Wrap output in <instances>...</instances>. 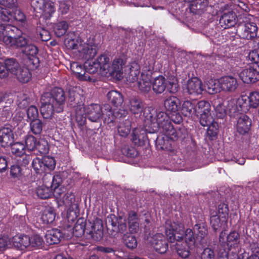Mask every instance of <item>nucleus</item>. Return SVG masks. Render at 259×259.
Segmentation results:
<instances>
[{"label":"nucleus","mask_w":259,"mask_h":259,"mask_svg":"<svg viewBox=\"0 0 259 259\" xmlns=\"http://www.w3.org/2000/svg\"><path fill=\"white\" fill-rule=\"evenodd\" d=\"M11 151L17 156H22L25 153V145L22 142H16L11 145Z\"/></svg>","instance_id":"nucleus-44"},{"label":"nucleus","mask_w":259,"mask_h":259,"mask_svg":"<svg viewBox=\"0 0 259 259\" xmlns=\"http://www.w3.org/2000/svg\"><path fill=\"white\" fill-rule=\"evenodd\" d=\"M236 101L238 107V111L246 112L248 110L250 106L249 102H248V97L242 96L238 98Z\"/></svg>","instance_id":"nucleus-46"},{"label":"nucleus","mask_w":259,"mask_h":259,"mask_svg":"<svg viewBox=\"0 0 259 259\" xmlns=\"http://www.w3.org/2000/svg\"><path fill=\"white\" fill-rule=\"evenodd\" d=\"M164 106L166 110L170 112H176L180 108V100L175 96H170L164 102Z\"/></svg>","instance_id":"nucleus-29"},{"label":"nucleus","mask_w":259,"mask_h":259,"mask_svg":"<svg viewBox=\"0 0 259 259\" xmlns=\"http://www.w3.org/2000/svg\"><path fill=\"white\" fill-rule=\"evenodd\" d=\"M251 124V119L246 115H241L237 120V130L241 134L247 133Z\"/></svg>","instance_id":"nucleus-26"},{"label":"nucleus","mask_w":259,"mask_h":259,"mask_svg":"<svg viewBox=\"0 0 259 259\" xmlns=\"http://www.w3.org/2000/svg\"><path fill=\"white\" fill-rule=\"evenodd\" d=\"M150 241L157 252L162 254L167 251L168 244L162 234L156 233L151 237Z\"/></svg>","instance_id":"nucleus-18"},{"label":"nucleus","mask_w":259,"mask_h":259,"mask_svg":"<svg viewBox=\"0 0 259 259\" xmlns=\"http://www.w3.org/2000/svg\"><path fill=\"white\" fill-rule=\"evenodd\" d=\"M226 109L230 113H234L238 111V107L235 99H231L228 101Z\"/></svg>","instance_id":"nucleus-64"},{"label":"nucleus","mask_w":259,"mask_h":259,"mask_svg":"<svg viewBox=\"0 0 259 259\" xmlns=\"http://www.w3.org/2000/svg\"><path fill=\"white\" fill-rule=\"evenodd\" d=\"M124 243L126 246L131 249L135 248L137 246V240L136 238L132 235H129L124 238Z\"/></svg>","instance_id":"nucleus-63"},{"label":"nucleus","mask_w":259,"mask_h":259,"mask_svg":"<svg viewBox=\"0 0 259 259\" xmlns=\"http://www.w3.org/2000/svg\"><path fill=\"white\" fill-rule=\"evenodd\" d=\"M222 91L226 92H234L238 87V83L236 78L232 76H225L220 78Z\"/></svg>","instance_id":"nucleus-21"},{"label":"nucleus","mask_w":259,"mask_h":259,"mask_svg":"<svg viewBox=\"0 0 259 259\" xmlns=\"http://www.w3.org/2000/svg\"><path fill=\"white\" fill-rule=\"evenodd\" d=\"M185 90L191 95H199L203 91L201 81L197 77L189 79L184 87Z\"/></svg>","instance_id":"nucleus-20"},{"label":"nucleus","mask_w":259,"mask_h":259,"mask_svg":"<svg viewBox=\"0 0 259 259\" xmlns=\"http://www.w3.org/2000/svg\"><path fill=\"white\" fill-rule=\"evenodd\" d=\"M146 120L147 125L152 129L150 133H155L159 128L165 132L172 130L169 117L164 112L153 109L147 116Z\"/></svg>","instance_id":"nucleus-5"},{"label":"nucleus","mask_w":259,"mask_h":259,"mask_svg":"<svg viewBox=\"0 0 259 259\" xmlns=\"http://www.w3.org/2000/svg\"><path fill=\"white\" fill-rule=\"evenodd\" d=\"M128 74L126 76L127 82L142 94H148L151 91V75L144 71L140 72V66L135 61L131 62L125 69Z\"/></svg>","instance_id":"nucleus-2"},{"label":"nucleus","mask_w":259,"mask_h":259,"mask_svg":"<svg viewBox=\"0 0 259 259\" xmlns=\"http://www.w3.org/2000/svg\"><path fill=\"white\" fill-rule=\"evenodd\" d=\"M66 47L75 56L87 59L84 63L86 73L94 74L98 71L103 75L106 62L108 61V57L106 55H101L95 59H91L97 54V50L95 45L85 44L74 33L68 34L64 41Z\"/></svg>","instance_id":"nucleus-1"},{"label":"nucleus","mask_w":259,"mask_h":259,"mask_svg":"<svg viewBox=\"0 0 259 259\" xmlns=\"http://www.w3.org/2000/svg\"><path fill=\"white\" fill-rule=\"evenodd\" d=\"M237 31L241 38L252 40L257 36L258 28L254 23L245 22L238 26Z\"/></svg>","instance_id":"nucleus-16"},{"label":"nucleus","mask_w":259,"mask_h":259,"mask_svg":"<svg viewBox=\"0 0 259 259\" xmlns=\"http://www.w3.org/2000/svg\"><path fill=\"white\" fill-rule=\"evenodd\" d=\"M196 239L198 242H201L205 237L207 233V229L203 224H196L193 228Z\"/></svg>","instance_id":"nucleus-40"},{"label":"nucleus","mask_w":259,"mask_h":259,"mask_svg":"<svg viewBox=\"0 0 259 259\" xmlns=\"http://www.w3.org/2000/svg\"><path fill=\"white\" fill-rule=\"evenodd\" d=\"M205 90L210 94H214L222 91L220 78L219 79H209L205 82Z\"/></svg>","instance_id":"nucleus-30"},{"label":"nucleus","mask_w":259,"mask_h":259,"mask_svg":"<svg viewBox=\"0 0 259 259\" xmlns=\"http://www.w3.org/2000/svg\"><path fill=\"white\" fill-rule=\"evenodd\" d=\"M197 103L196 101H185L182 104V111L186 116H191L196 115Z\"/></svg>","instance_id":"nucleus-32"},{"label":"nucleus","mask_w":259,"mask_h":259,"mask_svg":"<svg viewBox=\"0 0 259 259\" xmlns=\"http://www.w3.org/2000/svg\"><path fill=\"white\" fill-rule=\"evenodd\" d=\"M37 141L34 137L28 136L25 139V147H26L28 150H34L37 146Z\"/></svg>","instance_id":"nucleus-55"},{"label":"nucleus","mask_w":259,"mask_h":259,"mask_svg":"<svg viewBox=\"0 0 259 259\" xmlns=\"http://www.w3.org/2000/svg\"><path fill=\"white\" fill-rule=\"evenodd\" d=\"M222 218L217 212L211 210L210 222L214 231L218 230L222 225L226 224L227 222H223Z\"/></svg>","instance_id":"nucleus-39"},{"label":"nucleus","mask_w":259,"mask_h":259,"mask_svg":"<svg viewBox=\"0 0 259 259\" xmlns=\"http://www.w3.org/2000/svg\"><path fill=\"white\" fill-rule=\"evenodd\" d=\"M228 209L227 205L224 204H220L218 206V214L222 217L223 222H227Z\"/></svg>","instance_id":"nucleus-59"},{"label":"nucleus","mask_w":259,"mask_h":259,"mask_svg":"<svg viewBox=\"0 0 259 259\" xmlns=\"http://www.w3.org/2000/svg\"><path fill=\"white\" fill-rule=\"evenodd\" d=\"M26 20L24 14L17 8V6L11 11H2L0 9V30L4 26H14L15 21L24 22Z\"/></svg>","instance_id":"nucleus-8"},{"label":"nucleus","mask_w":259,"mask_h":259,"mask_svg":"<svg viewBox=\"0 0 259 259\" xmlns=\"http://www.w3.org/2000/svg\"><path fill=\"white\" fill-rule=\"evenodd\" d=\"M198 114L200 115V123L202 126L207 125L212 120L211 106L208 102L202 100L197 102L196 115Z\"/></svg>","instance_id":"nucleus-11"},{"label":"nucleus","mask_w":259,"mask_h":259,"mask_svg":"<svg viewBox=\"0 0 259 259\" xmlns=\"http://www.w3.org/2000/svg\"><path fill=\"white\" fill-rule=\"evenodd\" d=\"M127 113V111L124 109L117 108L112 109L109 104H105L102 107V116L104 122L108 124L112 122L116 118L124 117Z\"/></svg>","instance_id":"nucleus-15"},{"label":"nucleus","mask_w":259,"mask_h":259,"mask_svg":"<svg viewBox=\"0 0 259 259\" xmlns=\"http://www.w3.org/2000/svg\"><path fill=\"white\" fill-rule=\"evenodd\" d=\"M128 106L130 111L135 114L141 113L143 110L142 102L136 98H131L129 100Z\"/></svg>","instance_id":"nucleus-38"},{"label":"nucleus","mask_w":259,"mask_h":259,"mask_svg":"<svg viewBox=\"0 0 259 259\" xmlns=\"http://www.w3.org/2000/svg\"><path fill=\"white\" fill-rule=\"evenodd\" d=\"M37 146L35 149L37 150L40 154H46L49 151V146L47 141L45 139H41L37 141Z\"/></svg>","instance_id":"nucleus-52"},{"label":"nucleus","mask_w":259,"mask_h":259,"mask_svg":"<svg viewBox=\"0 0 259 259\" xmlns=\"http://www.w3.org/2000/svg\"><path fill=\"white\" fill-rule=\"evenodd\" d=\"M13 108L11 106H5L0 108V117L10 118L12 115Z\"/></svg>","instance_id":"nucleus-57"},{"label":"nucleus","mask_w":259,"mask_h":259,"mask_svg":"<svg viewBox=\"0 0 259 259\" xmlns=\"http://www.w3.org/2000/svg\"><path fill=\"white\" fill-rule=\"evenodd\" d=\"M204 126H208L207 127V134L210 137H214L217 134V131L218 128V124L217 122L214 121L213 118L212 117V120L210 123Z\"/></svg>","instance_id":"nucleus-58"},{"label":"nucleus","mask_w":259,"mask_h":259,"mask_svg":"<svg viewBox=\"0 0 259 259\" xmlns=\"http://www.w3.org/2000/svg\"><path fill=\"white\" fill-rule=\"evenodd\" d=\"M70 67L71 71L74 73L76 76L80 80H88L90 79L86 73L84 65L82 66L77 62H71Z\"/></svg>","instance_id":"nucleus-28"},{"label":"nucleus","mask_w":259,"mask_h":259,"mask_svg":"<svg viewBox=\"0 0 259 259\" xmlns=\"http://www.w3.org/2000/svg\"><path fill=\"white\" fill-rule=\"evenodd\" d=\"M91 237L95 241L100 240L103 235V223L101 220L96 219L92 225L91 230L89 232Z\"/></svg>","instance_id":"nucleus-22"},{"label":"nucleus","mask_w":259,"mask_h":259,"mask_svg":"<svg viewBox=\"0 0 259 259\" xmlns=\"http://www.w3.org/2000/svg\"><path fill=\"white\" fill-rule=\"evenodd\" d=\"M237 16L233 12L224 13L221 16L220 23L224 28H227L235 26L236 24Z\"/></svg>","instance_id":"nucleus-27"},{"label":"nucleus","mask_w":259,"mask_h":259,"mask_svg":"<svg viewBox=\"0 0 259 259\" xmlns=\"http://www.w3.org/2000/svg\"><path fill=\"white\" fill-rule=\"evenodd\" d=\"M38 197L45 199L50 198L53 194L52 188L47 184L39 185L35 190Z\"/></svg>","instance_id":"nucleus-35"},{"label":"nucleus","mask_w":259,"mask_h":259,"mask_svg":"<svg viewBox=\"0 0 259 259\" xmlns=\"http://www.w3.org/2000/svg\"><path fill=\"white\" fill-rule=\"evenodd\" d=\"M21 66L19 63L13 58L6 59L4 66H0V78L8 77L10 74L15 75Z\"/></svg>","instance_id":"nucleus-17"},{"label":"nucleus","mask_w":259,"mask_h":259,"mask_svg":"<svg viewBox=\"0 0 259 259\" xmlns=\"http://www.w3.org/2000/svg\"><path fill=\"white\" fill-rule=\"evenodd\" d=\"M56 217L55 209L52 207L46 208L42 212L41 220L44 224L52 223Z\"/></svg>","instance_id":"nucleus-36"},{"label":"nucleus","mask_w":259,"mask_h":259,"mask_svg":"<svg viewBox=\"0 0 259 259\" xmlns=\"http://www.w3.org/2000/svg\"><path fill=\"white\" fill-rule=\"evenodd\" d=\"M84 231L85 224L83 220H78L73 228V235L77 237H79L84 234Z\"/></svg>","instance_id":"nucleus-50"},{"label":"nucleus","mask_w":259,"mask_h":259,"mask_svg":"<svg viewBox=\"0 0 259 259\" xmlns=\"http://www.w3.org/2000/svg\"><path fill=\"white\" fill-rule=\"evenodd\" d=\"M43 240L39 235H33L30 237V247L29 248L32 247H39L42 244Z\"/></svg>","instance_id":"nucleus-61"},{"label":"nucleus","mask_w":259,"mask_h":259,"mask_svg":"<svg viewBox=\"0 0 259 259\" xmlns=\"http://www.w3.org/2000/svg\"><path fill=\"white\" fill-rule=\"evenodd\" d=\"M128 220L130 231L132 233L136 232L139 227L137 213L134 212H131Z\"/></svg>","instance_id":"nucleus-42"},{"label":"nucleus","mask_w":259,"mask_h":259,"mask_svg":"<svg viewBox=\"0 0 259 259\" xmlns=\"http://www.w3.org/2000/svg\"><path fill=\"white\" fill-rule=\"evenodd\" d=\"M14 135L11 127L5 125L0 128V144L2 147L8 146L13 143Z\"/></svg>","instance_id":"nucleus-19"},{"label":"nucleus","mask_w":259,"mask_h":259,"mask_svg":"<svg viewBox=\"0 0 259 259\" xmlns=\"http://www.w3.org/2000/svg\"><path fill=\"white\" fill-rule=\"evenodd\" d=\"M41 4L42 8L40 6L39 9L42 11V15L46 19L50 18L55 11L54 3L49 1L45 2L42 1Z\"/></svg>","instance_id":"nucleus-34"},{"label":"nucleus","mask_w":259,"mask_h":259,"mask_svg":"<svg viewBox=\"0 0 259 259\" xmlns=\"http://www.w3.org/2000/svg\"><path fill=\"white\" fill-rule=\"evenodd\" d=\"M63 202L66 207L67 218L68 222H74L79 214L78 203L75 201L74 194L72 193H67L63 197Z\"/></svg>","instance_id":"nucleus-10"},{"label":"nucleus","mask_w":259,"mask_h":259,"mask_svg":"<svg viewBox=\"0 0 259 259\" xmlns=\"http://www.w3.org/2000/svg\"><path fill=\"white\" fill-rule=\"evenodd\" d=\"M131 122L129 120H125L120 122L118 126V132L121 137L127 136L131 131Z\"/></svg>","instance_id":"nucleus-41"},{"label":"nucleus","mask_w":259,"mask_h":259,"mask_svg":"<svg viewBox=\"0 0 259 259\" xmlns=\"http://www.w3.org/2000/svg\"><path fill=\"white\" fill-rule=\"evenodd\" d=\"M103 75L110 76L113 78L120 80L123 77V68L125 65V61L121 58L115 59L111 63L108 57V61L106 62Z\"/></svg>","instance_id":"nucleus-9"},{"label":"nucleus","mask_w":259,"mask_h":259,"mask_svg":"<svg viewBox=\"0 0 259 259\" xmlns=\"http://www.w3.org/2000/svg\"><path fill=\"white\" fill-rule=\"evenodd\" d=\"M18 102L20 108H24L30 103V99L27 95L21 94L18 96Z\"/></svg>","instance_id":"nucleus-62"},{"label":"nucleus","mask_w":259,"mask_h":259,"mask_svg":"<svg viewBox=\"0 0 259 259\" xmlns=\"http://www.w3.org/2000/svg\"><path fill=\"white\" fill-rule=\"evenodd\" d=\"M108 100L117 108L120 106L123 101L122 95L119 92L112 90L107 95Z\"/></svg>","instance_id":"nucleus-33"},{"label":"nucleus","mask_w":259,"mask_h":259,"mask_svg":"<svg viewBox=\"0 0 259 259\" xmlns=\"http://www.w3.org/2000/svg\"><path fill=\"white\" fill-rule=\"evenodd\" d=\"M68 100L70 105L73 107H77V110H79L82 104L83 97L74 90L69 91Z\"/></svg>","instance_id":"nucleus-31"},{"label":"nucleus","mask_w":259,"mask_h":259,"mask_svg":"<svg viewBox=\"0 0 259 259\" xmlns=\"http://www.w3.org/2000/svg\"><path fill=\"white\" fill-rule=\"evenodd\" d=\"M60 178L58 176H54L52 179V182L51 184H52V187L54 188V195L57 198H58L61 196V193L60 189L58 188L59 186L60 183Z\"/></svg>","instance_id":"nucleus-54"},{"label":"nucleus","mask_w":259,"mask_h":259,"mask_svg":"<svg viewBox=\"0 0 259 259\" xmlns=\"http://www.w3.org/2000/svg\"><path fill=\"white\" fill-rule=\"evenodd\" d=\"M63 238V233L57 229L48 230L45 235L46 242L50 245L59 243Z\"/></svg>","instance_id":"nucleus-25"},{"label":"nucleus","mask_w":259,"mask_h":259,"mask_svg":"<svg viewBox=\"0 0 259 259\" xmlns=\"http://www.w3.org/2000/svg\"><path fill=\"white\" fill-rule=\"evenodd\" d=\"M27 116L29 121L38 119V112L37 108L34 106H30L27 110Z\"/></svg>","instance_id":"nucleus-56"},{"label":"nucleus","mask_w":259,"mask_h":259,"mask_svg":"<svg viewBox=\"0 0 259 259\" xmlns=\"http://www.w3.org/2000/svg\"><path fill=\"white\" fill-rule=\"evenodd\" d=\"M170 93H176L179 90L177 79L174 77L167 81L162 75L155 77L152 82V89L156 94H161L165 89Z\"/></svg>","instance_id":"nucleus-7"},{"label":"nucleus","mask_w":259,"mask_h":259,"mask_svg":"<svg viewBox=\"0 0 259 259\" xmlns=\"http://www.w3.org/2000/svg\"><path fill=\"white\" fill-rule=\"evenodd\" d=\"M7 247H13L12 238L9 239L7 235H1L0 236V249H4Z\"/></svg>","instance_id":"nucleus-60"},{"label":"nucleus","mask_w":259,"mask_h":259,"mask_svg":"<svg viewBox=\"0 0 259 259\" xmlns=\"http://www.w3.org/2000/svg\"><path fill=\"white\" fill-rule=\"evenodd\" d=\"M13 247L20 249L24 250L30 247V237L27 235H17L12 238Z\"/></svg>","instance_id":"nucleus-24"},{"label":"nucleus","mask_w":259,"mask_h":259,"mask_svg":"<svg viewBox=\"0 0 259 259\" xmlns=\"http://www.w3.org/2000/svg\"><path fill=\"white\" fill-rule=\"evenodd\" d=\"M68 24L65 21H61L57 23L54 26V31L56 36L61 37L67 31Z\"/></svg>","instance_id":"nucleus-43"},{"label":"nucleus","mask_w":259,"mask_h":259,"mask_svg":"<svg viewBox=\"0 0 259 259\" xmlns=\"http://www.w3.org/2000/svg\"><path fill=\"white\" fill-rule=\"evenodd\" d=\"M239 235L235 232H231L227 237V245L231 247H234L237 245L239 242Z\"/></svg>","instance_id":"nucleus-51"},{"label":"nucleus","mask_w":259,"mask_h":259,"mask_svg":"<svg viewBox=\"0 0 259 259\" xmlns=\"http://www.w3.org/2000/svg\"><path fill=\"white\" fill-rule=\"evenodd\" d=\"M145 137V132L141 128H135L132 132V140L136 144H139Z\"/></svg>","instance_id":"nucleus-48"},{"label":"nucleus","mask_w":259,"mask_h":259,"mask_svg":"<svg viewBox=\"0 0 259 259\" xmlns=\"http://www.w3.org/2000/svg\"><path fill=\"white\" fill-rule=\"evenodd\" d=\"M38 51L37 48L32 44L31 41L22 50L23 56L28 59V66L31 69H34L38 66Z\"/></svg>","instance_id":"nucleus-12"},{"label":"nucleus","mask_w":259,"mask_h":259,"mask_svg":"<svg viewBox=\"0 0 259 259\" xmlns=\"http://www.w3.org/2000/svg\"><path fill=\"white\" fill-rule=\"evenodd\" d=\"M32 166L37 174H42L46 173L42 159L37 157L34 158L32 162Z\"/></svg>","instance_id":"nucleus-47"},{"label":"nucleus","mask_w":259,"mask_h":259,"mask_svg":"<svg viewBox=\"0 0 259 259\" xmlns=\"http://www.w3.org/2000/svg\"><path fill=\"white\" fill-rule=\"evenodd\" d=\"M52 98L54 100V104L55 105L56 111L61 112L63 111V104L65 101L64 92L61 88H56L54 90Z\"/></svg>","instance_id":"nucleus-23"},{"label":"nucleus","mask_w":259,"mask_h":259,"mask_svg":"<svg viewBox=\"0 0 259 259\" xmlns=\"http://www.w3.org/2000/svg\"><path fill=\"white\" fill-rule=\"evenodd\" d=\"M42 161L44 165L46 173H50V171L55 168L56 161L53 157L45 156L42 158Z\"/></svg>","instance_id":"nucleus-45"},{"label":"nucleus","mask_w":259,"mask_h":259,"mask_svg":"<svg viewBox=\"0 0 259 259\" xmlns=\"http://www.w3.org/2000/svg\"><path fill=\"white\" fill-rule=\"evenodd\" d=\"M248 98L249 106L254 108H256L259 105V92L256 91L252 92Z\"/></svg>","instance_id":"nucleus-53"},{"label":"nucleus","mask_w":259,"mask_h":259,"mask_svg":"<svg viewBox=\"0 0 259 259\" xmlns=\"http://www.w3.org/2000/svg\"><path fill=\"white\" fill-rule=\"evenodd\" d=\"M241 80L245 83L254 82L259 79V62L253 63L249 68L243 69L239 73Z\"/></svg>","instance_id":"nucleus-14"},{"label":"nucleus","mask_w":259,"mask_h":259,"mask_svg":"<svg viewBox=\"0 0 259 259\" xmlns=\"http://www.w3.org/2000/svg\"><path fill=\"white\" fill-rule=\"evenodd\" d=\"M40 113L45 119H51L56 111L54 100L52 98L51 94L45 93L41 98Z\"/></svg>","instance_id":"nucleus-13"},{"label":"nucleus","mask_w":259,"mask_h":259,"mask_svg":"<svg viewBox=\"0 0 259 259\" xmlns=\"http://www.w3.org/2000/svg\"><path fill=\"white\" fill-rule=\"evenodd\" d=\"M14 26H4L0 30V42L14 49L22 50L31 41V38L25 33L13 37L11 34L16 29Z\"/></svg>","instance_id":"nucleus-4"},{"label":"nucleus","mask_w":259,"mask_h":259,"mask_svg":"<svg viewBox=\"0 0 259 259\" xmlns=\"http://www.w3.org/2000/svg\"><path fill=\"white\" fill-rule=\"evenodd\" d=\"M30 130L35 135L40 134L42 130V123L38 119L30 121Z\"/></svg>","instance_id":"nucleus-49"},{"label":"nucleus","mask_w":259,"mask_h":259,"mask_svg":"<svg viewBox=\"0 0 259 259\" xmlns=\"http://www.w3.org/2000/svg\"><path fill=\"white\" fill-rule=\"evenodd\" d=\"M165 232L167 240L170 242H175L176 241L180 242L185 239L190 247L197 242L196 237H194V231L190 229L184 230V225L178 222L167 220L165 222Z\"/></svg>","instance_id":"nucleus-3"},{"label":"nucleus","mask_w":259,"mask_h":259,"mask_svg":"<svg viewBox=\"0 0 259 259\" xmlns=\"http://www.w3.org/2000/svg\"><path fill=\"white\" fill-rule=\"evenodd\" d=\"M14 75L18 80L23 83L27 82L31 77L29 70L24 67H20Z\"/></svg>","instance_id":"nucleus-37"},{"label":"nucleus","mask_w":259,"mask_h":259,"mask_svg":"<svg viewBox=\"0 0 259 259\" xmlns=\"http://www.w3.org/2000/svg\"><path fill=\"white\" fill-rule=\"evenodd\" d=\"M102 107L96 104L80 108L76 111V119L81 124L85 121L87 116L91 121L97 122L102 117Z\"/></svg>","instance_id":"nucleus-6"}]
</instances>
